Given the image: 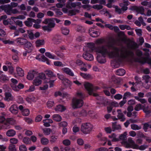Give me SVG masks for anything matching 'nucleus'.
<instances>
[{"instance_id": "5701e85b", "label": "nucleus", "mask_w": 151, "mask_h": 151, "mask_svg": "<svg viewBox=\"0 0 151 151\" xmlns=\"http://www.w3.org/2000/svg\"><path fill=\"white\" fill-rule=\"evenodd\" d=\"M116 122H114L112 123V129L113 131L116 130H118L121 129V126L119 125L116 124Z\"/></svg>"}, {"instance_id": "79ce46f5", "label": "nucleus", "mask_w": 151, "mask_h": 151, "mask_svg": "<svg viewBox=\"0 0 151 151\" xmlns=\"http://www.w3.org/2000/svg\"><path fill=\"white\" fill-rule=\"evenodd\" d=\"M43 132L44 134L46 135H48L50 134L51 129L50 128H45L43 129Z\"/></svg>"}, {"instance_id": "6e6552de", "label": "nucleus", "mask_w": 151, "mask_h": 151, "mask_svg": "<svg viewBox=\"0 0 151 151\" xmlns=\"http://www.w3.org/2000/svg\"><path fill=\"white\" fill-rule=\"evenodd\" d=\"M93 96H97V99L101 101L100 102H97V103H99V104H102L105 106L108 102V100L103 96H98V94L96 93L93 94Z\"/></svg>"}, {"instance_id": "69168bd1", "label": "nucleus", "mask_w": 151, "mask_h": 151, "mask_svg": "<svg viewBox=\"0 0 151 151\" xmlns=\"http://www.w3.org/2000/svg\"><path fill=\"white\" fill-rule=\"evenodd\" d=\"M101 133H100L97 137L101 141H106L107 140V138L105 137H102Z\"/></svg>"}, {"instance_id": "a19ab883", "label": "nucleus", "mask_w": 151, "mask_h": 151, "mask_svg": "<svg viewBox=\"0 0 151 151\" xmlns=\"http://www.w3.org/2000/svg\"><path fill=\"white\" fill-rule=\"evenodd\" d=\"M66 6L68 8H71L72 7H75L76 6V3L74 2H68L66 4Z\"/></svg>"}, {"instance_id": "2f4dec72", "label": "nucleus", "mask_w": 151, "mask_h": 151, "mask_svg": "<svg viewBox=\"0 0 151 151\" xmlns=\"http://www.w3.org/2000/svg\"><path fill=\"white\" fill-rule=\"evenodd\" d=\"M16 70L17 73L19 76H24V70L21 68L19 67H17L16 68Z\"/></svg>"}, {"instance_id": "7c9ffc66", "label": "nucleus", "mask_w": 151, "mask_h": 151, "mask_svg": "<svg viewBox=\"0 0 151 151\" xmlns=\"http://www.w3.org/2000/svg\"><path fill=\"white\" fill-rule=\"evenodd\" d=\"M125 73L124 70L122 69H119L117 70L116 74L117 75L119 76H123Z\"/></svg>"}, {"instance_id": "e2e57ef3", "label": "nucleus", "mask_w": 151, "mask_h": 151, "mask_svg": "<svg viewBox=\"0 0 151 151\" xmlns=\"http://www.w3.org/2000/svg\"><path fill=\"white\" fill-rule=\"evenodd\" d=\"M35 87L34 86H30L29 88L28 89L25 90V92H30L34 91L35 90Z\"/></svg>"}, {"instance_id": "39448f33", "label": "nucleus", "mask_w": 151, "mask_h": 151, "mask_svg": "<svg viewBox=\"0 0 151 151\" xmlns=\"http://www.w3.org/2000/svg\"><path fill=\"white\" fill-rule=\"evenodd\" d=\"M82 99H75L73 100V106L74 108H78L82 107L83 104Z\"/></svg>"}, {"instance_id": "052dcab7", "label": "nucleus", "mask_w": 151, "mask_h": 151, "mask_svg": "<svg viewBox=\"0 0 151 151\" xmlns=\"http://www.w3.org/2000/svg\"><path fill=\"white\" fill-rule=\"evenodd\" d=\"M69 32V30L67 28H64L62 30V33L64 35H67Z\"/></svg>"}, {"instance_id": "cd10ccee", "label": "nucleus", "mask_w": 151, "mask_h": 151, "mask_svg": "<svg viewBox=\"0 0 151 151\" xmlns=\"http://www.w3.org/2000/svg\"><path fill=\"white\" fill-rule=\"evenodd\" d=\"M109 82L112 85L118 83H119L118 80L115 76H112L111 77V78Z\"/></svg>"}, {"instance_id": "864d4df0", "label": "nucleus", "mask_w": 151, "mask_h": 151, "mask_svg": "<svg viewBox=\"0 0 151 151\" xmlns=\"http://www.w3.org/2000/svg\"><path fill=\"white\" fill-rule=\"evenodd\" d=\"M47 106L48 108H50L52 107L54 104V102L52 101H48L47 103Z\"/></svg>"}, {"instance_id": "393cba45", "label": "nucleus", "mask_w": 151, "mask_h": 151, "mask_svg": "<svg viewBox=\"0 0 151 151\" xmlns=\"http://www.w3.org/2000/svg\"><path fill=\"white\" fill-rule=\"evenodd\" d=\"M66 109L65 106L59 104L56 106L55 110L56 111L63 112Z\"/></svg>"}, {"instance_id": "a18cd8bd", "label": "nucleus", "mask_w": 151, "mask_h": 151, "mask_svg": "<svg viewBox=\"0 0 151 151\" xmlns=\"http://www.w3.org/2000/svg\"><path fill=\"white\" fill-rule=\"evenodd\" d=\"M41 142L43 145H47L49 142L48 139L45 137H43L41 139Z\"/></svg>"}, {"instance_id": "a878e982", "label": "nucleus", "mask_w": 151, "mask_h": 151, "mask_svg": "<svg viewBox=\"0 0 151 151\" xmlns=\"http://www.w3.org/2000/svg\"><path fill=\"white\" fill-rule=\"evenodd\" d=\"M53 119L57 122H59L62 120V117L61 116L58 114H55L52 116Z\"/></svg>"}, {"instance_id": "1a4fd4ad", "label": "nucleus", "mask_w": 151, "mask_h": 151, "mask_svg": "<svg viewBox=\"0 0 151 151\" xmlns=\"http://www.w3.org/2000/svg\"><path fill=\"white\" fill-rule=\"evenodd\" d=\"M130 9L132 11H135L137 13H140L142 15L144 14L145 9L142 6L137 7L136 6H132L130 8Z\"/></svg>"}, {"instance_id": "2eb2a0df", "label": "nucleus", "mask_w": 151, "mask_h": 151, "mask_svg": "<svg viewBox=\"0 0 151 151\" xmlns=\"http://www.w3.org/2000/svg\"><path fill=\"white\" fill-rule=\"evenodd\" d=\"M46 75L49 78L48 79H54L56 78V75L51 71L48 70L45 72Z\"/></svg>"}, {"instance_id": "72a5a7b5", "label": "nucleus", "mask_w": 151, "mask_h": 151, "mask_svg": "<svg viewBox=\"0 0 151 151\" xmlns=\"http://www.w3.org/2000/svg\"><path fill=\"white\" fill-rule=\"evenodd\" d=\"M123 143L127 148H132L133 149H137L135 147H134V146L132 145L127 141H123Z\"/></svg>"}, {"instance_id": "13d9d810", "label": "nucleus", "mask_w": 151, "mask_h": 151, "mask_svg": "<svg viewBox=\"0 0 151 151\" xmlns=\"http://www.w3.org/2000/svg\"><path fill=\"white\" fill-rule=\"evenodd\" d=\"M8 72L10 74H13L14 71V68L11 65L8 66Z\"/></svg>"}, {"instance_id": "774afa93", "label": "nucleus", "mask_w": 151, "mask_h": 151, "mask_svg": "<svg viewBox=\"0 0 151 151\" xmlns=\"http://www.w3.org/2000/svg\"><path fill=\"white\" fill-rule=\"evenodd\" d=\"M19 150L20 151H27V148L26 146L22 145L19 146Z\"/></svg>"}, {"instance_id": "ea45409f", "label": "nucleus", "mask_w": 151, "mask_h": 151, "mask_svg": "<svg viewBox=\"0 0 151 151\" xmlns=\"http://www.w3.org/2000/svg\"><path fill=\"white\" fill-rule=\"evenodd\" d=\"M78 9H71L68 11L69 15L71 16L75 15L76 14V12H78Z\"/></svg>"}, {"instance_id": "6e6d98bb", "label": "nucleus", "mask_w": 151, "mask_h": 151, "mask_svg": "<svg viewBox=\"0 0 151 151\" xmlns=\"http://www.w3.org/2000/svg\"><path fill=\"white\" fill-rule=\"evenodd\" d=\"M131 42L132 44L131 45V47L132 49H134L138 47V45L136 42L134 41H131Z\"/></svg>"}, {"instance_id": "603ef678", "label": "nucleus", "mask_w": 151, "mask_h": 151, "mask_svg": "<svg viewBox=\"0 0 151 151\" xmlns=\"http://www.w3.org/2000/svg\"><path fill=\"white\" fill-rule=\"evenodd\" d=\"M142 78L143 80H145V83H147L149 82V79L150 78V76L148 75H145L143 76Z\"/></svg>"}, {"instance_id": "0eeeda50", "label": "nucleus", "mask_w": 151, "mask_h": 151, "mask_svg": "<svg viewBox=\"0 0 151 151\" xmlns=\"http://www.w3.org/2000/svg\"><path fill=\"white\" fill-rule=\"evenodd\" d=\"M12 7L9 5H2L0 6V12L3 11L8 15L11 14Z\"/></svg>"}, {"instance_id": "c03bdc74", "label": "nucleus", "mask_w": 151, "mask_h": 151, "mask_svg": "<svg viewBox=\"0 0 151 151\" xmlns=\"http://www.w3.org/2000/svg\"><path fill=\"white\" fill-rule=\"evenodd\" d=\"M27 33L30 39L32 40L34 39V34L32 30H28Z\"/></svg>"}, {"instance_id": "58836bf2", "label": "nucleus", "mask_w": 151, "mask_h": 151, "mask_svg": "<svg viewBox=\"0 0 151 151\" xmlns=\"http://www.w3.org/2000/svg\"><path fill=\"white\" fill-rule=\"evenodd\" d=\"M23 142L26 144L28 145L31 143L30 139L27 137H24L23 139Z\"/></svg>"}, {"instance_id": "de8ad7c7", "label": "nucleus", "mask_w": 151, "mask_h": 151, "mask_svg": "<svg viewBox=\"0 0 151 151\" xmlns=\"http://www.w3.org/2000/svg\"><path fill=\"white\" fill-rule=\"evenodd\" d=\"M11 81L12 83L10 84V86L13 89V87H12V85H14V86H16L18 82L17 80L14 78H12L11 79Z\"/></svg>"}, {"instance_id": "20e7f679", "label": "nucleus", "mask_w": 151, "mask_h": 151, "mask_svg": "<svg viewBox=\"0 0 151 151\" xmlns=\"http://www.w3.org/2000/svg\"><path fill=\"white\" fill-rule=\"evenodd\" d=\"M136 55L140 58H136L135 59V61L142 64H143L146 63V59L143 57H141L143 55L142 51L139 49H137L136 52Z\"/></svg>"}, {"instance_id": "dca6fc26", "label": "nucleus", "mask_w": 151, "mask_h": 151, "mask_svg": "<svg viewBox=\"0 0 151 151\" xmlns=\"http://www.w3.org/2000/svg\"><path fill=\"white\" fill-rule=\"evenodd\" d=\"M62 40V37L61 36L56 35L54 37L52 40L55 44H58L61 42Z\"/></svg>"}, {"instance_id": "412c9836", "label": "nucleus", "mask_w": 151, "mask_h": 151, "mask_svg": "<svg viewBox=\"0 0 151 151\" xmlns=\"http://www.w3.org/2000/svg\"><path fill=\"white\" fill-rule=\"evenodd\" d=\"M62 69L63 72L71 76H74V73L69 68H63Z\"/></svg>"}, {"instance_id": "09e8293b", "label": "nucleus", "mask_w": 151, "mask_h": 151, "mask_svg": "<svg viewBox=\"0 0 151 151\" xmlns=\"http://www.w3.org/2000/svg\"><path fill=\"white\" fill-rule=\"evenodd\" d=\"M30 113V111L27 109H24L22 111V114L24 116H28Z\"/></svg>"}, {"instance_id": "4d7b16f0", "label": "nucleus", "mask_w": 151, "mask_h": 151, "mask_svg": "<svg viewBox=\"0 0 151 151\" xmlns=\"http://www.w3.org/2000/svg\"><path fill=\"white\" fill-rule=\"evenodd\" d=\"M9 151H16L15 145L13 144H10L9 147Z\"/></svg>"}, {"instance_id": "7ed1b4c3", "label": "nucleus", "mask_w": 151, "mask_h": 151, "mask_svg": "<svg viewBox=\"0 0 151 151\" xmlns=\"http://www.w3.org/2000/svg\"><path fill=\"white\" fill-rule=\"evenodd\" d=\"M93 126L89 123L83 124L81 126V130L84 134H88L91 131Z\"/></svg>"}, {"instance_id": "680f3d73", "label": "nucleus", "mask_w": 151, "mask_h": 151, "mask_svg": "<svg viewBox=\"0 0 151 151\" xmlns=\"http://www.w3.org/2000/svg\"><path fill=\"white\" fill-rule=\"evenodd\" d=\"M131 95V93L129 92H127L124 93L123 98L124 99L126 100L127 97H129Z\"/></svg>"}, {"instance_id": "c9c22d12", "label": "nucleus", "mask_w": 151, "mask_h": 151, "mask_svg": "<svg viewBox=\"0 0 151 151\" xmlns=\"http://www.w3.org/2000/svg\"><path fill=\"white\" fill-rule=\"evenodd\" d=\"M41 60L42 62H46V63L48 65L50 64V60L44 55H43L41 56Z\"/></svg>"}, {"instance_id": "ddd939ff", "label": "nucleus", "mask_w": 151, "mask_h": 151, "mask_svg": "<svg viewBox=\"0 0 151 151\" xmlns=\"http://www.w3.org/2000/svg\"><path fill=\"white\" fill-rule=\"evenodd\" d=\"M10 119H9L6 120L3 123H1L0 127L1 129H6L10 127Z\"/></svg>"}, {"instance_id": "f3484780", "label": "nucleus", "mask_w": 151, "mask_h": 151, "mask_svg": "<svg viewBox=\"0 0 151 151\" xmlns=\"http://www.w3.org/2000/svg\"><path fill=\"white\" fill-rule=\"evenodd\" d=\"M15 41L18 44L20 45H24L27 42V40L23 38L19 37L16 39Z\"/></svg>"}, {"instance_id": "3c124183", "label": "nucleus", "mask_w": 151, "mask_h": 151, "mask_svg": "<svg viewBox=\"0 0 151 151\" xmlns=\"http://www.w3.org/2000/svg\"><path fill=\"white\" fill-rule=\"evenodd\" d=\"M131 128L134 130H138L141 129V127L137 124H131Z\"/></svg>"}, {"instance_id": "bf43d9fd", "label": "nucleus", "mask_w": 151, "mask_h": 151, "mask_svg": "<svg viewBox=\"0 0 151 151\" xmlns=\"http://www.w3.org/2000/svg\"><path fill=\"white\" fill-rule=\"evenodd\" d=\"M34 77V75L33 73H28L27 78L29 80H32Z\"/></svg>"}, {"instance_id": "f257e3e1", "label": "nucleus", "mask_w": 151, "mask_h": 151, "mask_svg": "<svg viewBox=\"0 0 151 151\" xmlns=\"http://www.w3.org/2000/svg\"><path fill=\"white\" fill-rule=\"evenodd\" d=\"M116 43L115 40L112 39L107 43L106 46L109 49H113L115 51H110L104 45L96 47L94 44L92 42H88V45L89 50L90 51H95L96 52L100 53L101 55H98L96 57L97 61L100 63H104L106 62V57L108 56L109 58H113L119 57V49L114 46Z\"/></svg>"}, {"instance_id": "c756f323", "label": "nucleus", "mask_w": 151, "mask_h": 151, "mask_svg": "<svg viewBox=\"0 0 151 151\" xmlns=\"http://www.w3.org/2000/svg\"><path fill=\"white\" fill-rule=\"evenodd\" d=\"M35 44L36 47H40L44 44V41L43 40H38L35 42Z\"/></svg>"}, {"instance_id": "473e14b6", "label": "nucleus", "mask_w": 151, "mask_h": 151, "mask_svg": "<svg viewBox=\"0 0 151 151\" xmlns=\"http://www.w3.org/2000/svg\"><path fill=\"white\" fill-rule=\"evenodd\" d=\"M16 134L15 131L13 129H9L8 130L6 133V135L9 137L14 136Z\"/></svg>"}, {"instance_id": "f03ea898", "label": "nucleus", "mask_w": 151, "mask_h": 151, "mask_svg": "<svg viewBox=\"0 0 151 151\" xmlns=\"http://www.w3.org/2000/svg\"><path fill=\"white\" fill-rule=\"evenodd\" d=\"M127 132H125L123 134H122L119 136V138H116V135L114 133H113L111 135L109 136V138L111 139V141L112 142H116L118 141L119 140H125L127 139Z\"/></svg>"}, {"instance_id": "9d476101", "label": "nucleus", "mask_w": 151, "mask_h": 151, "mask_svg": "<svg viewBox=\"0 0 151 151\" xmlns=\"http://www.w3.org/2000/svg\"><path fill=\"white\" fill-rule=\"evenodd\" d=\"M88 32L90 35L93 37H97L100 34V32L99 30L94 29L93 28H90Z\"/></svg>"}, {"instance_id": "49530a36", "label": "nucleus", "mask_w": 151, "mask_h": 151, "mask_svg": "<svg viewBox=\"0 0 151 151\" xmlns=\"http://www.w3.org/2000/svg\"><path fill=\"white\" fill-rule=\"evenodd\" d=\"M128 142L130 143V144L134 146V147H135L136 148H138V146L136 144H135V142L134 141L132 138L129 137L128 139V140L127 141Z\"/></svg>"}, {"instance_id": "37998d69", "label": "nucleus", "mask_w": 151, "mask_h": 151, "mask_svg": "<svg viewBox=\"0 0 151 151\" xmlns=\"http://www.w3.org/2000/svg\"><path fill=\"white\" fill-rule=\"evenodd\" d=\"M24 45L25 47L27 48L31 51L32 50L31 48L32 44L30 42L27 40V42H26Z\"/></svg>"}, {"instance_id": "a211bd4d", "label": "nucleus", "mask_w": 151, "mask_h": 151, "mask_svg": "<svg viewBox=\"0 0 151 151\" xmlns=\"http://www.w3.org/2000/svg\"><path fill=\"white\" fill-rule=\"evenodd\" d=\"M4 100L5 101H9L13 100V97L12 94L9 92H6L5 93Z\"/></svg>"}, {"instance_id": "aec40b11", "label": "nucleus", "mask_w": 151, "mask_h": 151, "mask_svg": "<svg viewBox=\"0 0 151 151\" xmlns=\"http://www.w3.org/2000/svg\"><path fill=\"white\" fill-rule=\"evenodd\" d=\"M13 90L16 91H18L20 89L23 88L24 87V85L21 83H19L17 86H15L14 85H12Z\"/></svg>"}, {"instance_id": "4468645a", "label": "nucleus", "mask_w": 151, "mask_h": 151, "mask_svg": "<svg viewBox=\"0 0 151 151\" xmlns=\"http://www.w3.org/2000/svg\"><path fill=\"white\" fill-rule=\"evenodd\" d=\"M35 19L31 18H28L27 20L24 22V23L26 26L27 27H31L32 25V23L35 22Z\"/></svg>"}, {"instance_id": "f704fd0d", "label": "nucleus", "mask_w": 151, "mask_h": 151, "mask_svg": "<svg viewBox=\"0 0 151 151\" xmlns=\"http://www.w3.org/2000/svg\"><path fill=\"white\" fill-rule=\"evenodd\" d=\"M80 75L82 76L83 78L86 79H89L91 78V76L89 74H86L85 73L80 72Z\"/></svg>"}, {"instance_id": "423d86ee", "label": "nucleus", "mask_w": 151, "mask_h": 151, "mask_svg": "<svg viewBox=\"0 0 151 151\" xmlns=\"http://www.w3.org/2000/svg\"><path fill=\"white\" fill-rule=\"evenodd\" d=\"M87 50L86 52L84 53L83 55V57L86 60L88 61L93 60L94 59V57L92 54L89 53L88 52H92L93 51H90L89 50L88 46L87 45Z\"/></svg>"}, {"instance_id": "f8f14e48", "label": "nucleus", "mask_w": 151, "mask_h": 151, "mask_svg": "<svg viewBox=\"0 0 151 151\" xmlns=\"http://www.w3.org/2000/svg\"><path fill=\"white\" fill-rule=\"evenodd\" d=\"M134 55V52L132 51H127L126 50L125 51V53L121 52V55H119V57L122 58H125L129 56L133 57Z\"/></svg>"}, {"instance_id": "4be33fe9", "label": "nucleus", "mask_w": 151, "mask_h": 151, "mask_svg": "<svg viewBox=\"0 0 151 151\" xmlns=\"http://www.w3.org/2000/svg\"><path fill=\"white\" fill-rule=\"evenodd\" d=\"M42 83V81L40 79L37 77H35L33 81V85L36 86H38L40 85Z\"/></svg>"}, {"instance_id": "338daca9", "label": "nucleus", "mask_w": 151, "mask_h": 151, "mask_svg": "<svg viewBox=\"0 0 151 151\" xmlns=\"http://www.w3.org/2000/svg\"><path fill=\"white\" fill-rule=\"evenodd\" d=\"M76 64L78 65H84V63L80 59H77L76 61Z\"/></svg>"}, {"instance_id": "0e129e2a", "label": "nucleus", "mask_w": 151, "mask_h": 151, "mask_svg": "<svg viewBox=\"0 0 151 151\" xmlns=\"http://www.w3.org/2000/svg\"><path fill=\"white\" fill-rule=\"evenodd\" d=\"M150 124L148 123H145L143 126V129L145 132H147L148 127H149Z\"/></svg>"}, {"instance_id": "9b49d317", "label": "nucleus", "mask_w": 151, "mask_h": 151, "mask_svg": "<svg viewBox=\"0 0 151 151\" xmlns=\"http://www.w3.org/2000/svg\"><path fill=\"white\" fill-rule=\"evenodd\" d=\"M84 86L88 91L89 94L91 95L93 91L92 85L89 83L86 82L84 84Z\"/></svg>"}, {"instance_id": "4c0bfd02", "label": "nucleus", "mask_w": 151, "mask_h": 151, "mask_svg": "<svg viewBox=\"0 0 151 151\" xmlns=\"http://www.w3.org/2000/svg\"><path fill=\"white\" fill-rule=\"evenodd\" d=\"M54 65L56 66L63 67L65 66V65L62 63V62L60 61H56L54 62Z\"/></svg>"}, {"instance_id": "5fc2aeb1", "label": "nucleus", "mask_w": 151, "mask_h": 151, "mask_svg": "<svg viewBox=\"0 0 151 151\" xmlns=\"http://www.w3.org/2000/svg\"><path fill=\"white\" fill-rule=\"evenodd\" d=\"M103 6L100 4H96L93 5L92 6V8L94 9H96L98 10H100L103 8Z\"/></svg>"}, {"instance_id": "e433bc0d", "label": "nucleus", "mask_w": 151, "mask_h": 151, "mask_svg": "<svg viewBox=\"0 0 151 151\" xmlns=\"http://www.w3.org/2000/svg\"><path fill=\"white\" fill-rule=\"evenodd\" d=\"M117 117L119 119H121V121L124 122L125 119V118L123 114L122 113L118 112Z\"/></svg>"}, {"instance_id": "b1692460", "label": "nucleus", "mask_w": 151, "mask_h": 151, "mask_svg": "<svg viewBox=\"0 0 151 151\" xmlns=\"http://www.w3.org/2000/svg\"><path fill=\"white\" fill-rule=\"evenodd\" d=\"M45 55L46 57H48L49 58L56 60L58 59L55 55H52L50 52H46L45 53Z\"/></svg>"}, {"instance_id": "8fccbe9b", "label": "nucleus", "mask_w": 151, "mask_h": 151, "mask_svg": "<svg viewBox=\"0 0 151 151\" xmlns=\"http://www.w3.org/2000/svg\"><path fill=\"white\" fill-rule=\"evenodd\" d=\"M8 80V77L3 75H1L0 76V81L1 82H4Z\"/></svg>"}, {"instance_id": "bb28decb", "label": "nucleus", "mask_w": 151, "mask_h": 151, "mask_svg": "<svg viewBox=\"0 0 151 151\" xmlns=\"http://www.w3.org/2000/svg\"><path fill=\"white\" fill-rule=\"evenodd\" d=\"M56 78H55L53 80H51L50 79H48L45 80V83H49L50 87L51 88L53 86L54 84V81L56 80Z\"/></svg>"}, {"instance_id": "c85d7f7f", "label": "nucleus", "mask_w": 151, "mask_h": 151, "mask_svg": "<svg viewBox=\"0 0 151 151\" xmlns=\"http://www.w3.org/2000/svg\"><path fill=\"white\" fill-rule=\"evenodd\" d=\"M45 74V73H39L38 76L37 77L41 80H44V81L45 82V80L48 79L46 77Z\"/></svg>"}, {"instance_id": "6ab92c4d", "label": "nucleus", "mask_w": 151, "mask_h": 151, "mask_svg": "<svg viewBox=\"0 0 151 151\" xmlns=\"http://www.w3.org/2000/svg\"><path fill=\"white\" fill-rule=\"evenodd\" d=\"M9 111L13 114H16L18 112V108L16 105H13L9 109Z\"/></svg>"}]
</instances>
